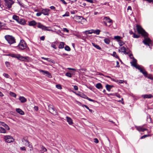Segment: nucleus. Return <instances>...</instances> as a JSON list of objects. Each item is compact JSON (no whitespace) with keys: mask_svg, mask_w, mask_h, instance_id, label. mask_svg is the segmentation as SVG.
Here are the masks:
<instances>
[{"mask_svg":"<svg viewBox=\"0 0 153 153\" xmlns=\"http://www.w3.org/2000/svg\"><path fill=\"white\" fill-rule=\"evenodd\" d=\"M10 94L11 96L14 97H16V94L15 93L13 92H10Z\"/></svg>","mask_w":153,"mask_h":153,"instance_id":"37998d69","label":"nucleus"},{"mask_svg":"<svg viewBox=\"0 0 153 153\" xmlns=\"http://www.w3.org/2000/svg\"><path fill=\"white\" fill-rule=\"evenodd\" d=\"M4 138L6 142L10 143L13 142L14 139L11 136L6 135L4 136Z\"/></svg>","mask_w":153,"mask_h":153,"instance_id":"0eeeda50","label":"nucleus"},{"mask_svg":"<svg viewBox=\"0 0 153 153\" xmlns=\"http://www.w3.org/2000/svg\"><path fill=\"white\" fill-rule=\"evenodd\" d=\"M19 54H10L7 55L10 56L12 57L15 58H18V56H19Z\"/></svg>","mask_w":153,"mask_h":153,"instance_id":"bb28decb","label":"nucleus"},{"mask_svg":"<svg viewBox=\"0 0 153 153\" xmlns=\"http://www.w3.org/2000/svg\"><path fill=\"white\" fill-rule=\"evenodd\" d=\"M3 75L4 77H6V78H10L9 75L7 74L4 73L3 74Z\"/></svg>","mask_w":153,"mask_h":153,"instance_id":"4c0bfd02","label":"nucleus"},{"mask_svg":"<svg viewBox=\"0 0 153 153\" xmlns=\"http://www.w3.org/2000/svg\"><path fill=\"white\" fill-rule=\"evenodd\" d=\"M49 110V112L52 113L54 115H56L57 114V113L55 110V109L54 107L51 105H49L48 106Z\"/></svg>","mask_w":153,"mask_h":153,"instance_id":"423d86ee","label":"nucleus"},{"mask_svg":"<svg viewBox=\"0 0 153 153\" xmlns=\"http://www.w3.org/2000/svg\"><path fill=\"white\" fill-rule=\"evenodd\" d=\"M150 136V135H145L142 136L140 138V139H143V138L146 137H149Z\"/></svg>","mask_w":153,"mask_h":153,"instance_id":"09e8293b","label":"nucleus"},{"mask_svg":"<svg viewBox=\"0 0 153 153\" xmlns=\"http://www.w3.org/2000/svg\"><path fill=\"white\" fill-rule=\"evenodd\" d=\"M41 58L43 59H44V60H47L48 62H51V63L53 62V60L51 59H50L49 58H45V57H42Z\"/></svg>","mask_w":153,"mask_h":153,"instance_id":"412c9836","label":"nucleus"},{"mask_svg":"<svg viewBox=\"0 0 153 153\" xmlns=\"http://www.w3.org/2000/svg\"><path fill=\"white\" fill-rule=\"evenodd\" d=\"M27 140L26 139V137H24L22 139V141L23 143H25V142H26Z\"/></svg>","mask_w":153,"mask_h":153,"instance_id":"de8ad7c7","label":"nucleus"},{"mask_svg":"<svg viewBox=\"0 0 153 153\" xmlns=\"http://www.w3.org/2000/svg\"><path fill=\"white\" fill-rule=\"evenodd\" d=\"M51 46L55 49H56L57 48V47H56V46L55 45L52 44L51 45Z\"/></svg>","mask_w":153,"mask_h":153,"instance_id":"e2e57ef3","label":"nucleus"},{"mask_svg":"<svg viewBox=\"0 0 153 153\" xmlns=\"http://www.w3.org/2000/svg\"><path fill=\"white\" fill-rule=\"evenodd\" d=\"M122 37L119 36H114V39L116 40H119L120 39H121Z\"/></svg>","mask_w":153,"mask_h":153,"instance_id":"e433bc0d","label":"nucleus"},{"mask_svg":"<svg viewBox=\"0 0 153 153\" xmlns=\"http://www.w3.org/2000/svg\"><path fill=\"white\" fill-rule=\"evenodd\" d=\"M45 39V37L44 36H41L40 38V39L42 40V41H43Z\"/></svg>","mask_w":153,"mask_h":153,"instance_id":"0e129e2a","label":"nucleus"},{"mask_svg":"<svg viewBox=\"0 0 153 153\" xmlns=\"http://www.w3.org/2000/svg\"><path fill=\"white\" fill-rule=\"evenodd\" d=\"M20 149L21 150L25 151L26 150V148L25 147H21Z\"/></svg>","mask_w":153,"mask_h":153,"instance_id":"bf43d9fd","label":"nucleus"},{"mask_svg":"<svg viewBox=\"0 0 153 153\" xmlns=\"http://www.w3.org/2000/svg\"><path fill=\"white\" fill-rule=\"evenodd\" d=\"M61 1H62L64 4H67V3L64 0H60Z\"/></svg>","mask_w":153,"mask_h":153,"instance_id":"774afa93","label":"nucleus"},{"mask_svg":"<svg viewBox=\"0 0 153 153\" xmlns=\"http://www.w3.org/2000/svg\"><path fill=\"white\" fill-rule=\"evenodd\" d=\"M100 30H93V33L99 35L100 34Z\"/></svg>","mask_w":153,"mask_h":153,"instance_id":"2f4dec72","label":"nucleus"},{"mask_svg":"<svg viewBox=\"0 0 153 153\" xmlns=\"http://www.w3.org/2000/svg\"><path fill=\"white\" fill-rule=\"evenodd\" d=\"M45 30H47V31H51L52 32L54 31H53V30H52V29H51V27H47V28L46 29H45Z\"/></svg>","mask_w":153,"mask_h":153,"instance_id":"58836bf2","label":"nucleus"},{"mask_svg":"<svg viewBox=\"0 0 153 153\" xmlns=\"http://www.w3.org/2000/svg\"><path fill=\"white\" fill-rule=\"evenodd\" d=\"M142 97L144 98H151L153 97V96L151 94H145L142 95Z\"/></svg>","mask_w":153,"mask_h":153,"instance_id":"f3484780","label":"nucleus"},{"mask_svg":"<svg viewBox=\"0 0 153 153\" xmlns=\"http://www.w3.org/2000/svg\"><path fill=\"white\" fill-rule=\"evenodd\" d=\"M27 47L26 43L23 40H21L19 43L16 47L17 49L23 50L25 49Z\"/></svg>","mask_w":153,"mask_h":153,"instance_id":"f03ea898","label":"nucleus"},{"mask_svg":"<svg viewBox=\"0 0 153 153\" xmlns=\"http://www.w3.org/2000/svg\"><path fill=\"white\" fill-rule=\"evenodd\" d=\"M66 76H68V77H71V74L70 73H67L66 74Z\"/></svg>","mask_w":153,"mask_h":153,"instance_id":"3c124183","label":"nucleus"},{"mask_svg":"<svg viewBox=\"0 0 153 153\" xmlns=\"http://www.w3.org/2000/svg\"><path fill=\"white\" fill-rule=\"evenodd\" d=\"M85 98L86 99H87V100H88L89 101H92V102H94V100H93L92 99H91L88 98V97L87 96H86V98Z\"/></svg>","mask_w":153,"mask_h":153,"instance_id":"5fc2aeb1","label":"nucleus"},{"mask_svg":"<svg viewBox=\"0 0 153 153\" xmlns=\"http://www.w3.org/2000/svg\"><path fill=\"white\" fill-rule=\"evenodd\" d=\"M56 88L59 89H61L62 88L61 86L60 85L58 84L56 86Z\"/></svg>","mask_w":153,"mask_h":153,"instance_id":"79ce46f5","label":"nucleus"},{"mask_svg":"<svg viewBox=\"0 0 153 153\" xmlns=\"http://www.w3.org/2000/svg\"><path fill=\"white\" fill-rule=\"evenodd\" d=\"M64 45L65 44L64 42H60V44L59 46V48L60 49L63 48L64 47Z\"/></svg>","mask_w":153,"mask_h":153,"instance_id":"c756f323","label":"nucleus"},{"mask_svg":"<svg viewBox=\"0 0 153 153\" xmlns=\"http://www.w3.org/2000/svg\"><path fill=\"white\" fill-rule=\"evenodd\" d=\"M86 1L91 3H93V1L92 0H85Z\"/></svg>","mask_w":153,"mask_h":153,"instance_id":"4d7b16f0","label":"nucleus"},{"mask_svg":"<svg viewBox=\"0 0 153 153\" xmlns=\"http://www.w3.org/2000/svg\"><path fill=\"white\" fill-rule=\"evenodd\" d=\"M93 30L92 29L88 30L85 31L84 32H83L84 33H85L86 34H91L92 33H93Z\"/></svg>","mask_w":153,"mask_h":153,"instance_id":"cd10ccee","label":"nucleus"},{"mask_svg":"<svg viewBox=\"0 0 153 153\" xmlns=\"http://www.w3.org/2000/svg\"><path fill=\"white\" fill-rule=\"evenodd\" d=\"M19 100L22 103H24L27 101V99L25 97L22 96H20L19 98Z\"/></svg>","mask_w":153,"mask_h":153,"instance_id":"2eb2a0df","label":"nucleus"},{"mask_svg":"<svg viewBox=\"0 0 153 153\" xmlns=\"http://www.w3.org/2000/svg\"><path fill=\"white\" fill-rule=\"evenodd\" d=\"M92 44L94 47L96 48L97 49L99 50H101L102 48L99 45L93 43H92Z\"/></svg>","mask_w":153,"mask_h":153,"instance_id":"393cba45","label":"nucleus"},{"mask_svg":"<svg viewBox=\"0 0 153 153\" xmlns=\"http://www.w3.org/2000/svg\"><path fill=\"white\" fill-rule=\"evenodd\" d=\"M50 8L52 9L55 10V7L54 6H51L50 7Z\"/></svg>","mask_w":153,"mask_h":153,"instance_id":"69168bd1","label":"nucleus"},{"mask_svg":"<svg viewBox=\"0 0 153 153\" xmlns=\"http://www.w3.org/2000/svg\"><path fill=\"white\" fill-rule=\"evenodd\" d=\"M6 132V130L2 127H0V133H5Z\"/></svg>","mask_w":153,"mask_h":153,"instance_id":"c85d7f7f","label":"nucleus"},{"mask_svg":"<svg viewBox=\"0 0 153 153\" xmlns=\"http://www.w3.org/2000/svg\"><path fill=\"white\" fill-rule=\"evenodd\" d=\"M96 88L98 89H102L103 87L102 84L100 83H98L97 84L95 85Z\"/></svg>","mask_w":153,"mask_h":153,"instance_id":"4be33fe9","label":"nucleus"},{"mask_svg":"<svg viewBox=\"0 0 153 153\" xmlns=\"http://www.w3.org/2000/svg\"><path fill=\"white\" fill-rule=\"evenodd\" d=\"M145 125H144L141 126H135V127L138 131L140 132H143L145 131H148V129L145 128Z\"/></svg>","mask_w":153,"mask_h":153,"instance_id":"39448f33","label":"nucleus"},{"mask_svg":"<svg viewBox=\"0 0 153 153\" xmlns=\"http://www.w3.org/2000/svg\"><path fill=\"white\" fill-rule=\"evenodd\" d=\"M116 63H117V65H116V67H120L119 63L118 61H117L116 62Z\"/></svg>","mask_w":153,"mask_h":153,"instance_id":"338daca9","label":"nucleus"},{"mask_svg":"<svg viewBox=\"0 0 153 153\" xmlns=\"http://www.w3.org/2000/svg\"><path fill=\"white\" fill-rule=\"evenodd\" d=\"M38 27L44 30L47 28V27L42 25L40 23H39Z\"/></svg>","mask_w":153,"mask_h":153,"instance_id":"4468645a","label":"nucleus"},{"mask_svg":"<svg viewBox=\"0 0 153 153\" xmlns=\"http://www.w3.org/2000/svg\"><path fill=\"white\" fill-rule=\"evenodd\" d=\"M24 145L26 146H28L30 148H32V146L31 144H30L29 141L27 140L25 143H24Z\"/></svg>","mask_w":153,"mask_h":153,"instance_id":"a211bd4d","label":"nucleus"},{"mask_svg":"<svg viewBox=\"0 0 153 153\" xmlns=\"http://www.w3.org/2000/svg\"><path fill=\"white\" fill-rule=\"evenodd\" d=\"M4 127L6 129H7V130H10V128L6 124L4 125Z\"/></svg>","mask_w":153,"mask_h":153,"instance_id":"49530a36","label":"nucleus"},{"mask_svg":"<svg viewBox=\"0 0 153 153\" xmlns=\"http://www.w3.org/2000/svg\"><path fill=\"white\" fill-rule=\"evenodd\" d=\"M5 124L4 123L0 121V125L4 127Z\"/></svg>","mask_w":153,"mask_h":153,"instance_id":"864d4df0","label":"nucleus"},{"mask_svg":"<svg viewBox=\"0 0 153 153\" xmlns=\"http://www.w3.org/2000/svg\"><path fill=\"white\" fill-rule=\"evenodd\" d=\"M104 41L105 43L108 44H109L110 42V41L109 40L107 39H104Z\"/></svg>","mask_w":153,"mask_h":153,"instance_id":"72a5a7b5","label":"nucleus"},{"mask_svg":"<svg viewBox=\"0 0 153 153\" xmlns=\"http://www.w3.org/2000/svg\"><path fill=\"white\" fill-rule=\"evenodd\" d=\"M65 50L68 51H70L71 50V49H70V47L67 45H66L65 46Z\"/></svg>","mask_w":153,"mask_h":153,"instance_id":"ea45409f","label":"nucleus"},{"mask_svg":"<svg viewBox=\"0 0 153 153\" xmlns=\"http://www.w3.org/2000/svg\"><path fill=\"white\" fill-rule=\"evenodd\" d=\"M113 87V85H110L108 84L106 85L105 86L106 89L108 91H110L111 88Z\"/></svg>","mask_w":153,"mask_h":153,"instance_id":"6ab92c4d","label":"nucleus"},{"mask_svg":"<svg viewBox=\"0 0 153 153\" xmlns=\"http://www.w3.org/2000/svg\"><path fill=\"white\" fill-rule=\"evenodd\" d=\"M63 31L64 32H68L69 30L66 28H63Z\"/></svg>","mask_w":153,"mask_h":153,"instance_id":"052dcab7","label":"nucleus"},{"mask_svg":"<svg viewBox=\"0 0 153 153\" xmlns=\"http://www.w3.org/2000/svg\"><path fill=\"white\" fill-rule=\"evenodd\" d=\"M36 22L34 20H33L30 22L28 25L30 26H33L36 25Z\"/></svg>","mask_w":153,"mask_h":153,"instance_id":"aec40b11","label":"nucleus"},{"mask_svg":"<svg viewBox=\"0 0 153 153\" xmlns=\"http://www.w3.org/2000/svg\"><path fill=\"white\" fill-rule=\"evenodd\" d=\"M17 22L21 25H25L26 24V21L24 19L19 18Z\"/></svg>","mask_w":153,"mask_h":153,"instance_id":"9b49d317","label":"nucleus"},{"mask_svg":"<svg viewBox=\"0 0 153 153\" xmlns=\"http://www.w3.org/2000/svg\"><path fill=\"white\" fill-rule=\"evenodd\" d=\"M134 67H135V68H136L139 69L140 71H142V69L143 68H142L140 66H139V65H137L135 66H134Z\"/></svg>","mask_w":153,"mask_h":153,"instance_id":"473e14b6","label":"nucleus"},{"mask_svg":"<svg viewBox=\"0 0 153 153\" xmlns=\"http://www.w3.org/2000/svg\"><path fill=\"white\" fill-rule=\"evenodd\" d=\"M5 39L10 45L16 43L15 39L13 36L9 35H7L4 37Z\"/></svg>","mask_w":153,"mask_h":153,"instance_id":"7ed1b4c3","label":"nucleus"},{"mask_svg":"<svg viewBox=\"0 0 153 153\" xmlns=\"http://www.w3.org/2000/svg\"><path fill=\"white\" fill-rule=\"evenodd\" d=\"M131 64H132V65L134 67L137 64V60L136 59L133 58V59L132 62H131Z\"/></svg>","mask_w":153,"mask_h":153,"instance_id":"5701e85b","label":"nucleus"},{"mask_svg":"<svg viewBox=\"0 0 153 153\" xmlns=\"http://www.w3.org/2000/svg\"><path fill=\"white\" fill-rule=\"evenodd\" d=\"M28 58V57L23 56L20 55V54H19L17 59L19 60L25 61V60H27Z\"/></svg>","mask_w":153,"mask_h":153,"instance_id":"9d476101","label":"nucleus"},{"mask_svg":"<svg viewBox=\"0 0 153 153\" xmlns=\"http://www.w3.org/2000/svg\"><path fill=\"white\" fill-rule=\"evenodd\" d=\"M66 120L68 124L70 125H72L73 123L72 119L68 117H66Z\"/></svg>","mask_w":153,"mask_h":153,"instance_id":"ddd939ff","label":"nucleus"},{"mask_svg":"<svg viewBox=\"0 0 153 153\" xmlns=\"http://www.w3.org/2000/svg\"><path fill=\"white\" fill-rule=\"evenodd\" d=\"M94 142L96 143H98L99 142L97 138H95L94 140Z\"/></svg>","mask_w":153,"mask_h":153,"instance_id":"6e6d98bb","label":"nucleus"},{"mask_svg":"<svg viewBox=\"0 0 153 153\" xmlns=\"http://www.w3.org/2000/svg\"><path fill=\"white\" fill-rule=\"evenodd\" d=\"M41 149L40 151L42 153H44L45 152H46L47 151V149L46 148H45L43 146H41Z\"/></svg>","mask_w":153,"mask_h":153,"instance_id":"a878e982","label":"nucleus"},{"mask_svg":"<svg viewBox=\"0 0 153 153\" xmlns=\"http://www.w3.org/2000/svg\"><path fill=\"white\" fill-rule=\"evenodd\" d=\"M5 5L8 8L11 7L12 5L14 3V1L13 0H4Z\"/></svg>","mask_w":153,"mask_h":153,"instance_id":"20e7f679","label":"nucleus"},{"mask_svg":"<svg viewBox=\"0 0 153 153\" xmlns=\"http://www.w3.org/2000/svg\"><path fill=\"white\" fill-rule=\"evenodd\" d=\"M133 37L134 38H138L139 37V36L135 33H134Z\"/></svg>","mask_w":153,"mask_h":153,"instance_id":"603ef678","label":"nucleus"},{"mask_svg":"<svg viewBox=\"0 0 153 153\" xmlns=\"http://www.w3.org/2000/svg\"><path fill=\"white\" fill-rule=\"evenodd\" d=\"M136 27L137 31L139 34H142L144 37V40L143 41V43L146 45L149 46V45L151 44L152 41L148 37V34L139 25H137Z\"/></svg>","mask_w":153,"mask_h":153,"instance_id":"f257e3e1","label":"nucleus"},{"mask_svg":"<svg viewBox=\"0 0 153 153\" xmlns=\"http://www.w3.org/2000/svg\"><path fill=\"white\" fill-rule=\"evenodd\" d=\"M104 20L106 22L112 23V20L110 19L109 17H105L104 18Z\"/></svg>","mask_w":153,"mask_h":153,"instance_id":"f8f14e48","label":"nucleus"},{"mask_svg":"<svg viewBox=\"0 0 153 153\" xmlns=\"http://www.w3.org/2000/svg\"><path fill=\"white\" fill-rule=\"evenodd\" d=\"M12 18L13 19L16 20L17 22H18L19 19V16L16 15H13Z\"/></svg>","mask_w":153,"mask_h":153,"instance_id":"b1692460","label":"nucleus"},{"mask_svg":"<svg viewBox=\"0 0 153 153\" xmlns=\"http://www.w3.org/2000/svg\"><path fill=\"white\" fill-rule=\"evenodd\" d=\"M69 16V13L68 12H66L65 13L62 15L63 17L68 16Z\"/></svg>","mask_w":153,"mask_h":153,"instance_id":"c03bdc74","label":"nucleus"},{"mask_svg":"<svg viewBox=\"0 0 153 153\" xmlns=\"http://www.w3.org/2000/svg\"><path fill=\"white\" fill-rule=\"evenodd\" d=\"M39 71L40 72L42 73L43 74H47V75L48 76V77H49L50 78L51 77H52L51 75V74L47 71L43 70L41 69H39Z\"/></svg>","mask_w":153,"mask_h":153,"instance_id":"1a4fd4ad","label":"nucleus"},{"mask_svg":"<svg viewBox=\"0 0 153 153\" xmlns=\"http://www.w3.org/2000/svg\"><path fill=\"white\" fill-rule=\"evenodd\" d=\"M16 111L17 113L21 115H23L25 114L24 112L20 108H16Z\"/></svg>","mask_w":153,"mask_h":153,"instance_id":"dca6fc26","label":"nucleus"},{"mask_svg":"<svg viewBox=\"0 0 153 153\" xmlns=\"http://www.w3.org/2000/svg\"><path fill=\"white\" fill-rule=\"evenodd\" d=\"M50 10L48 9H43L41 10L42 14H43L44 15L48 16L49 15V11Z\"/></svg>","mask_w":153,"mask_h":153,"instance_id":"6e6552de","label":"nucleus"},{"mask_svg":"<svg viewBox=\"0 0 153 153\" xmlns=\"http://www.w3.org/2000/svg\"><path fill=\"white\" fill-rule=\"evenodd\" d=\"M87 109H88L89 111L91 112V113H93L94 112V111H93L92 110L90 109L89 108V107L86 105H83Z\"/></svg>","mask_w":153,"mask_h":153,"instance_id":"c9c22d12","label":"nucleus"},{"mask_svg":"<svg viewBox=\"0 0 153 153\" xmlns=\"http://www.w3.org/2000/svg\"><path fill=\"white\" fill-rule=\"evenodd\" d=\"M121 52L124 53H126V48L124 46L121 47L120 48Z\"/></svg>","mask_w":153,"mask_h":153,"instance_id":"7c9ffc66","label":"nucleus"},{"mask_svg":"<svg viewBox=\"0 0 153 153\" xmlns=\"http://www.w3.org/2000/svg\"><path fill=\"white\" fill-rule=\"evenodd\" d=\"M42 14V13H36V15L37 16H40L41 14Z\"/></svg>","mask_w":153,"mask_h":153,"instance_id":"13d9d810","label":"nucleus"},{"mask_svg":"<svg viewBox=\"0 0 153 153\" xmlns=\"http://www.w3.org/2000/svg\"><path fill=\"white\" fill-rule=\"evenodd\" d=\"M147 121H148L149 122H151V118H150V117L149 116V118H148V117H147Z\"/></svg>","mask_w":153,"mask_h":153,"instance_id":"680f3d73","label":"nucleus"},{"mask_svg":"<svg viewBox=\"0 0 153 153\" xmlns=\"http://www.w3.org/2000/svg\"><path fill=\"white\" fill-rule=\"evenodd\" d=\"M118 41L119 42V45L120 46L123 45L124 44L122 40H118Z\"/></svg>","mask_w":153,"mask_h":153,"instance_id":"a19ab883","label":"nucleus"},{"mask_svg":"<svg viewBox=\"0 0 153 153\" xmlns=\"http://www.w3.org/2000/svg\"><path fill=\"white\" fill-rule=\"evenodd\" d=\"M140 72H142L144 75H146L147 74L146 72L144 71L143 69H142V71H140Z\"/></svg>","mask_w":153,"mask_h":153,"instance_id":"a18cd8bd","label":"nucleus"},{"mask_svg":"<svg viewBox=\"0 0 153 153\" xmlns=\"http://www.w3.org/2000/svg\"><path fill=\"white\" fill-rule=\"evenodd\" d=\"M6 65L7 68L9 67L10 66L9 63L8 62H6L5 63Z\"/></svg>","mask_w":153,"mask_h":153,"instance_id":"8fccbe9b","label":"nucleus"},{"mask_svg":"<svg viewBox=\"0 0 153 153\" xmlns=\"http://www.w3.org/2000/svg\"><path fill=\"white\" fill-rule=\"evenodd\" d=\"M112 55L114 57H115L117 59L119 58V56L117 55L116 53L115 52H113Z\"/></svg>","mask_w":153,"mask_h":153,"instance_id":"f704fd0d","label":"nucleus"}]
</instances>
